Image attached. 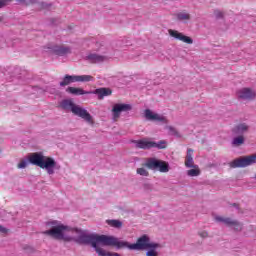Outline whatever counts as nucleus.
Segmentation results:
<instances>
[{
	"instance_id": "1",
	"label": "nucleus",
	"mask_w": 256,
	"mask_h": 256,
	"mask_svg": "<svg viewBox=\"0 0 256 256\" xmlns=\"http://www.w3.org/2000/svg\"><path fill=\"white\" fill-rule=\"evenodd\" d=\"M77 232L72 234V241L79 243V245H91L97 253V249H100L99 245L103 247H113L117 240L115 236L99 235V234H85L83 231L74 229Z\"/></svg>"
},
{
	"instance_id": "2",
	"label": "nucleus",
	"mask_w": 256,
	"mask_h": 256,
	"mask_svg": "<svg viewBox=\"0 0 256 256\" xmlns=\"http://www.w3.org/2000/svg\"><path fill=\"white\" fill-rule=\"evenodd\" d=\"M115 244H113V247H116V249H130V251H145L147 249H157L159 248V244L155 242L149 241L148 235H143L142 237L138 238L137 242L134 244H129L127 241H120L119 238L115 237Z\"/></svg>"
},
{
	"instance_id": "3",
	"label": "nucleus",
	"mask_w": 256,
	"mask_h": 256,
	"mask_svg": "<svg viewBox=\"0 0 256 256\" xmlns=\"http://www.w3.org/2000/svg\"><path fill=\"white\" fill-rule=\"evenodd\" d=\"M28 161L31 165H36V167H40V169H46L49 175H53L55 166L57 162L55 159L43 155V152H34L28 156Z\"/></svg>"
},
{
	"instance_id": "4",
	"label": "nucleus",
	"mask_w": 256,
	"mask_h": 256,
	"mask_svg": "<svg viewBox=\"0 0 256 256\" xmlns=\"http://www.w3.org/2000/svg\"><path fill=\"white\" fill-rule=\"evenodd\" d=\"M77 233L75 228H71L69 226L58 224L53 226L50 230H46L43 232L44 235H48V237H52V239H57L58 241H73L72 234Z\"/></svg>"
},
{
	"instance_id": "5",
	"label": "nucleus",
	"mask_w": 256,
	"mask_h": 256,
	"mask_svg": "<svg viewBox=\"0 0 256 256\" xmlns=\"http://www.w3.org/2000/svg\"><path fill=\"white\" fill-rule=\"evenodd\" d=\"M62 107L63 109H71L72 113L76 115L77 117H81V119H84V121H87V123H93V117L85 108H82L79 105H75L73 101L71 100H64L62 101Z\"/></svg>"
},
{
	"instance_id": "6",
	"label": "nucleus",
	"mask_w": 256,
	"mask_h": 256,
	"mask_svg": "<svg viewBox=\"0 0 256 256\" xmlns=\"http://www.w3.org/2000/svg\"><path fill=\"white\" fill-rule=\"evenodd\" d=\"M145 167L152 171H160V173H169V164L157 158H149L144 164Z\"/></svg>"
},
{
	"instance_id": "7",
	"label": "nucleus",
	"mask_w": 256,
	"mask_h": 256,
	"mask_svg": "<svg viewBox=\"0 0 256 256\" xmlns=\"http://www.w3.org/2000/svg\"><path fill=\"white\" fill-rule=\"evenodd\" d=\"M254 163H256V153L233 160L230 163V167L232 169H237L238 167H249V165H253Z\"/></svg>"
},
{
	"instance_id": "8",
	"label": "nucleus",
	"mask_w": 256,
	"mask_h": 256,
	"mask_svg": "<svg viewBox=\"0 0 256 256\" xmlns=\"http://www.w3.org/2000/svg\"><path fill=\"white\" fill-rule=\"evenodd\" d=\"M133 109L131 104L117 103L112 107V119L113 121H119L121 113H129Z\"/></svg>"
},
{
	"instance_id": "9",
	"label": "nucleus",
	"mask_w": 256,
	"mask_h": 256,
	"mask_svg": "<svg viewBox=\"0 0 256 256\" xmlns=\"http://www.w3.org/2000/svg\"><path fill=\"white\" fill-rule=\"evenodd\" d=\"M215 221H218L219 223H223L224 225H227L228 227H234L235 231H242L243 225L239 223L237 220H233L231 218H225L223 216H216Z\"/></svg>"
},
{
	"instance_id": "10",
	"label": "nucleus",
	"mask_w": 256,
	"mask_h": 256,
	"mask_svg": "<svg viewBox=\"0 0 256 256\" xmlns=\"http://www.w3.org/2000/svg\"><path fill=\"white\" fill-rule=\"evenodd\" d=\"M170 37H174L178 41H182V43H187V45H193V39L189 36H185L183 33L170 29L168 30Z\"/></svg>"
},
{
	"instance_id": "11",
	"label": "nucleus",
	"mask_w": 256,
	"mask_h": 256,
	"mask_svg": "<svg viewBox=\"0 0 256 256\" xmlns=\"http://www.w3.org/2000/svg\"><path fill=\"white\" fill-rule=\"evenodd\" d=\"M238 99H243L245 101H251L255 99L256 94L255 91L251 90V88H242L237 92Z\"/></svg>"
},
{
	"instance_id": "12",
	"label": "nucleus",
	"mask_w": 256,
	"mask_h": 256,
	"mask_svg": "<svg viewBox=\"0 0 256 256\" xmlns=\"http://www.w3.org/2000/svg\"><path fill=\"white\" fill-rule=\"evenodd\" d=\"M145 117L148 121H159L160 123H168V120L167 118H165V116L153 113V111L149 109L145 110Z\"/></svg>"
},
{
	"instance_id": "13",
	"label": "nucleus",
	"mask_w": 256,
	"mask_h": 256,
	"mask_svg": "<svg viewBox=\"0 0 256 256\" xmlns=\"http://www.w3.org/2000/svg\"><path fill=\"white\" fill-rule=\"evenodd\" d=\"M137 149H153L155 142L148 140L135 141Z\"/></svg>"
},
{
	"instance_id": "14",
	"label": "nucleus",
	"mask_w": 256,
	"mask_h": 256,
	"mask_svg": "<svg viewBox=\"0 0 256 256\" xmlns=\"http://www.w3.org/2000/svg\"><path fill=\"white\" fill-rule=\"evenodd\" d=\"M95 95H98V99H105L109 95L113 94V91L110 88H98L94 91Z\"/></svg>"
},
{
	"instance_id": "15",
	"label": "nucleus",
	"mask_w": 256,
	"mask_h": 256,
	"mask_svg": "<svg viewBox=\"0 0 256 256\" xmlns=\"http://www.w3.org/2000/svg\"><path fill=\"white\" fill-rule=\"evenodd\" d=\"M232 131L235 135H243V133H247L249 131V126L246 123H241L236 125Z\"/></svg>"
},
{
	"instance_id": "16",
	"label": "nucleus",
	"mask_w": 256,
	"mask_h": 256,
	"mask_svg": "<svg viewBox=\"0 0 256 256\" xmlns=\"http://www.w3.org/2000/svg\"><path fill=\"white\" fill-rule=\"evenodd\" d=\"M194 166H195V162L193 161V149L188 148L186 158H185V167L191 168Z\"/></svg>"
},
{
	"instance_id": "17",
	"label": "nucleus",
	"mask_w": 256,
	"mask_h": 256,
	"mask_svg": "<svg viewBox=\"0 0 256 256\" xmlns=\"http://www.w3.org/2000/svg\"><path fill=\"white\" fill-rule=\"evenodd\" d=\"M67 93H70V95H89L92 92H87L83 90V88H75V87H68L66 89Z\"/></svg>"
},
{
	"instance_id": "18",
	"label": "nucleus",
	"mask_w": 256,
	"mask_h": 256,
	"mask_svg": "<svg viewBox=\"0 0 256 256\" xmlns=\"http://www.w3.org/2000/svg\"><path fill=\"white\" fill-rule=\"evenodd\" d=\"M175 17L178 19V21H190L191 20V14H189L185 10L176 13Z\"/></svg>"
},
{
	"instance_id": "19",
	"label": "nucleus",
	"mask_w": 256,
	"mask_h": 256,
	"mask_svg": "<svg viewBox=\"0 0 256 256\" xmlns=\"http://www.w3.org/2000/svg\"><path fill=\"white\" fill-rule=\"evenodd\" d=\"M89 61H91V63H103V61H105V59H107V57L105 56H101L98 54H90L88 56Z\"/></svg>"
},
{
	"instance_id": "20",
	"label": "nucleus",
	"mask_w": 256,
	"mask_h": 256,
	"mask_svg": "<svg viewBox=\"0 0 256 256\" xmlns=\"http://www.w3.org/2000/svg\"><path fill=\"white\" fill-rule=\"evenodd\" d=\"M193 167L194 169H190L187 171L188 177H199V175H201V169H199V166L197 165Z\"/></svg>"
},
{
	"instance_id": "21",
	"label": "nucleus",
	"mask_w": 256,
	"mask_h": 256,
	"mask_svg": "<svg viewBox=\"0 0 256 256\" xmlns=\"http://www.w3.org/2000/svg\"><path fill=\"white\" fill-rule=\"evenodd\" d=\"M56 55H69L71 53V49L69 47H59L55 50Z\"/></svg>"
},
{
	"instance_id": "22",
	"label": "nucleus",
	"mask_w": 256,
	"mask_h": 256,
	"mask_svg": "<svg viewBox=\"0 0 256 256\" xmlns=\"http://www.w3.org/2000/svg\"><path fill=\"white\" fill-rule=\"evenodd\" d=\"M243 143H245V137H243V135L235 137L232 141V145H234V147H239L243 145Z\"/></svg>"
},
{
	"instance_id": "23",
	"label": "nucleus",
	"mask_w": 256,
	"mask_h": 256,
	"mask_svg": "<svg viewBox=\"0 0 256 256\" xmlns=\"http://www.w3.org/2000/svg\"><path fill=\"white\" fill-rule=\"evenodd\" d=\"M94 79L91 75H80L78 76V83H89V81H93Z\"/></svg>"
},
{
	"instance_id": "24",
	"label": "nucleus",
	"mask_w": 256,
	"mask_h": 256,
	"mask_svg": "<svg viewBox=\"0 0 256 256\" xmlns=\"http://www.w3.org/2000/svg\"><path fill=\"white\" fill-rule=\"evenodd\" d=\"M107 223L110 227H114L115 229H121V227H123V223L119 220H107Z\"/></svg>"
},
{
	"instance_id": "25",
	"label": "nucleus",
	"mask_w": 256,
	"mask_h": 256,
	"mask_svg": "<svg viewBox=\"0 0 256 256\" xmlns=\"http://www.w3.org/2000/svg\"><path fill=\"white\" fill-rule=\"evenodd\" d=\"M97 254H98L99 256H120L119 253L107 252V251H105V249H103V248L97 249Z\"/></svg>"
},
{
	"instance_id": "26",
	"label": "nucleus",
	"mask_w": 256,
	"mask_h": 256,
	"mask_svg": "<svg viewBox=\"0 0 256 256\" xmlns=\"http://www.w3.org/2000/svg\"><path fill=\"white\" fill-rule=\"evenodd\" d=\"M166 149L167 148V142L165 140H161L158 143L154 142V146H152V149Z\"/></svg>"
},
{
	"instance_id": "27",
	"label": "nucleus",
	"mask_w": 256,
	"mask_h": 256,
	"mask_svg": "<svg viewBox=\"0 0 256 256\" xmlns=\"http://www.w3.org/2000/svg\"><path fill=\"white\" fill-rule=\"evenodd\" d=\"M67 85H71L69 74H66L63 80L60 82V87H67Z\"/></svg>"
},
{
	"instance_id": "28",
	"label": "nucleus",
	"mask_w": 256,
	"mask_h": 256,
	"mask_svg": "<svg viewBox=\"0 0 256 256\" xmlns=\"http://www.w3.org/2000/svg\"><path fill=\"white\" fill-rule=\"evenodd\" d=\"M136 172L138 175H141L142 177H149V171H147L145 168H138Z\"/></svg>"
},
{
	"instance_id": "29",
	"label": "nucleus",
	"mask_w": 256,
	"mask_h": 256,
	"mask_svg": "<svg viewBox=\"0 0 256 256\" xmlns=\"http://www.w3.org/2000/svg\"><path fill=\"white\" fill-rule=\"evenodd\" d=\"M166 129H168L170 135H179V132H177V129L173 126H167Z\"/></svg>"
},
{
	"instance_id": "30",
	"label": "nucleus",
	"mask_w": 256,
	"mask_h": 256,
	"mask_svg": "<svg viewBox=\"0 0 256 256\" xmlns=\"http://www.w3.org/2000/svg\"><path fill=\"white\" fill-rule=\"evenodd\" d=\"M68 79H70V83H79V76L77 75H68Z\"/></svg>"
},
{
	"instance_id": "31",
	"label": "nucleus",
	"mask_w": 256,
	"mask_h": 256,
	"mask_svg": "<svg viewBox=\"0 0 256 256\" xmlns=\"http://www.w3.org/2000/svg\"><path fill=\"white\" fill-rule=\"evenodd\" d=\"M151 250H149L146 253V256H159V253L156 251L157 248H150Z\"/></svg>"
},
{
	"instance_id": "32",
	"label": "nucleus",
	"mask_w": 256,
	"mask_h": 256,
	"mask_svg": "<svg viewBox=\"0 0 256 256\" xmlns=\"http://www.w3.org/2000/svg\"><path fill=\"white\" fill-rule=\"evenodd\" d=\"M13 0H0V9H3V7H6L8 3H11Z\"/></svg>"
},
{
	"instance_id": "33",
	"label": "nucleus",
	"mask_w": 256,
	"mask_h": 256,
	"mask_svg": "<svg viewBox=\"0 0 256 256\" xmlns=\"http://www.w3.org/2000/svg\"><path fill=\"white\" fill-rule=\"evenodd\" d=\"M25 167H27V161L21 160L18 164V169H25Z\"/></svg>"
},
{
	"instance_id": "34",
	"label": "nucleus",
	"mask_w": 256,
	"mask_h": 256,
	"mask_svg": "<svg viewBox=\"0 0 256 256\" xmlns=\"http://www.w3.org/2000/svg\"><path fill=\"white\" fill-rule=\"evenodd\" d=\"M199 235H200L203 239L209 237V234L207 233V231L199 232Z\"/></svg>"
},
{
	"instance_id": "35",
	"label": "nucleus",
	"mask_w": 256,
	"mask_h": 256,
	"mask_svg": "<svg viewBox=\"0 0 256 256\" xmlns=\"http://www.w3.org/2000/svg\"><path fill=\"white\" fill-rule=\"evenodd\" d=\"M0 233L6 234V233H9V230L7 228H5V227L0 225Z\"/></svg>"
},
{
	"instance_id": "36",
	"label": "nucleus",
	"mask_w": 256,
	"mask_h": 256,
	"mask_svg": "<svg viewBox=\"0 0 256 256\" xmlns=\"http://www.w3.org/2000/svg\"><path fill=\"white\" fill-rule=\"evenodd\" d=\"M216 15H217L218 17H223V13H221V12H216Z\"/></svg>"
},
{
	"instance_id": "37",
	"label": "nucleus",
	"mask_w": 256,
	"mask_h": 256,
	"mask_svg": "<svg viewBox=\"0 0 256 256\" xmlns=\"http://www.w3.org/2000/svg\"><path fill=\"white\" fill-rule=\"evenodd\" d=\"M232 207H236V208H238V207H239V204H237V203H233V204H232Z\"/></svg>"
},
{
	"instance_id": "38",
	"label": "nucleus",
	"mask_w": 256,
	"mask_h": 256,
	"mask_svg": "<svg viewBox=\"0 0 256 256\" xmlns=\"http://www.w3.org/2000/svg\"><path fill=\"white\" fill-rule=\"evenodd\" d=\"M31 3H33V0H30Z\"/></svg>"
}]
</instances>
